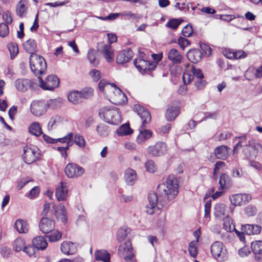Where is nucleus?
Returning a JSON list of instances; mask_svg holds the SVG:
<instances>
[{"label": "nucleus", "mask_w": 262, "mask_h": 262, "mask_svg": "<svg viewBox=\"0 0 262 262\" xmlns=\"http://www.w3.org/2000/svg\"><path fill=\"white\" fill-rule=\"evenodd\" d=\"M178 180L173 176H169L165 182L160 184L157 192L149 193L148 195L149 204L146 205V212L152 214L155 209L161 210L162 208L167 209L169 206V201L173 200L179 193Z\"/></svg>", "instance_id": "1"}, {"label": "nucleus", "mask_w": 262, "mask_h": 262, "mask_svg": "<svg viewBox=\"0 0 262 262\" xmlns=\"http://www.w3.org/2000/svg\"><path fill=\"white\" fill-rule=\"evenodd\" d=\"M134 110L142 120V124L139 129V134L137 137V142L139 144H142L152 137V131L146 129V125L151 121V117L150 113L140 104H135Z\"/></svg>", "instance_id": "2"}, {"label": "nucleus", "mask_w": 262, "mask_h": 262, "mask_svg": "<svg viewBox=\"0 0 262 262\" xmlns=\"http://www.w3.org/2000/svg\"><path fill=\"white\" fill-rule=\"evenodd\" d=\"M99 116L106 122L112 125H118L121 122V112L115 106H105L99 111Z\"/></svg>", "instance_id": "3"}, {"label": "nucleus", "mask_w": 262, "mask_h": 262, "mask_svg": "<svg viewBox=\"0 0 262 262\" xmlns=\"http://www.w3.org/2000/svg\"><path fill=\"white\" fill-rule=\"evenodd\" d=\"M29 63L32 72L35 76L39 77L47 71V63L45 58L37 54L30 55Z\"/></svg>", "instance_id": "4"}, {"label": "nucleus", "mask_w": 262, "mask_h": 262, "mask_svg": "<svg viewBox=\"0 0 262 262\" xmlns=\"http://www.w3.org/2000/svg\"><path fill=\"white\" fill-rule=\"evenodd\" d=\"M40 150L36 146H26L24 148L23 158L27 164H31L40 158Z\"/></svg>", "instance_id": "5"}, {"label": "nucleus", "mask_w": 262, "mask_h": 262, "mask_svg": "<svg viewBox=\"0 0 262 262\" xmlns=\"http://www.w3.org/2000/svg\"><path fill=\"white\" fill-rule=\"evenodd\" d=\"M118 254L122 257L126 262H136L134 258L133 248L130 241H127L121 244L118 248Z\"/></svg>", "instance_id": "6"}, {"label": "nucleus", "mask_w": 262, "mask_h": 262, "mask_svg": "<svg viewBox=\"0 0 262 262\" xmlns=\"http://www.w3.org/2000/svg\"><path fill=\"white\" fill-rule=\"evenodd\" d=\"M39 79V86L45 90L53 91L55 88L58 87L59 84V79L54 75L48 76L45 81L41 78L38 77Z\"/></svg>", "instance_id": "7"}, {"label": "nucleus", "mask_w": 262, "mask_h": 262, "mask_svg": "<svg viewBox=\"0 0 262 262\" xmlns=\"http://www.w3.org/2000/svg\"><path fill=\"white\" fill-rule=\"evenodd\" d=\"M167 151V145L163 142H158L153 146H149L147 149V153L152 157H159Z\"/></svg>", "instance_id": "8"}, {"label": "nucleus", "mask_w": 262, "mask_h": 262, "mask_svg": "<svg viewBox=\"0 0 262 262\" xmlns=\"http://www.w3.org/2000/svg\"><path fill=\"white\" fill-rule=\"evenodd\" d=\"M84 169L76 164L70 163L64 169L66 176L70 178H77L81 176L84 172Z\"/></svg>", "instance_id": "9"}, {"label": "nucleus", "mask_w": 262, "mask_h": 262, "mask_svg": "<svg viewBox=\"0 0 262 262\" xmlns=\"http://www.w3.org/2000/svg\"><path fill=\"white\" fill-rule=\"evenodd\" d=\"M223 244L221 242H215L211 246V252L213 257L219 260H224L226 251L223 250Z\"/></svg>", "instance_id": "10"}, {"label": "nucleus", "mask_w": 262, "mask_h": 262, "mask_svg": "<svg viewBox=\"0 0 262 262\" xmlns=\"http://www.w3.org/2000/svg\"><path fill=\"white\" fill-rule=\"evenodd\" d=\"M31 113L36 116H40L47 112L45 100L33 101L30 106Z\"/></svg>", "instance_id": "11"}, {"label": "nucleus", "mask_w": 262, "mask_h": 262, "mask_svg": "<svg viewBox=\"0 0 262 262\" xmlns=\"http://www.w3.org/2000/svg\"><path fill=\"white\" fill-rule=\"evenodd\" d=\"M114 86L119 96L122 98V102H125L127 101V98L125 94L118 88H117L115 84L113 83L112 85L111 83H108L105 79H102L100 80L98 84V89L100 91L102 92L103 94H105V90L108 89L110 87Z\"/></svg>", "instance_id": "12"}, {"label": "nucleus", "mask_w": 262, "mask_h": 262, "mask_svg": "<svg viewBox=\"0 0 262 262\" xmlns=\"http://www.w3.org/2000/svg\"><path fill=\"white\" fill-rule=\"evenodd\" d=\"M134 63L139 71L142 73L152 71L155 69V66L150 63L149 61L141 58L134 59Z\"/></svg>", "instance_id": "13"}, {"label": "nucleus", "mask_w": 262, "mask_h": 262, "mask_svg": "<svg viewBox=\"0 0 262 262\" xmlns=\"http://www.w3.org/2000/svg\"><path fill=\"white\" fill-rule=\"evenodd\" d=\"M55 221L48 217H42L39 225L40 230L45 234H48L55 227Z\"/></svg>", "instance_id": "14"}, {"label": "nucleus", "mask_w": 262, "mask_h": 262, "mask_svg": "<svg viewBox=\"0 0 262 262\" xmlns=\"http://www.w3.org/2000/svg\"><path fill=\"white\" fill-rule=\"evenodd\" d=\"M134 56V53L131 49L127 48L121 51L118 53L116 62L118 64H124L130 61Z\"/></svg>", "instance_id": "15"}, {"label": "nucleus", "mask_w": 262, "mask_h": 262, "mask_svg": "<svg viewBox=\"0 0 262 262\" xmlns=\"http://www.w3.org/2000/svg\"><path fill=\"white\" fill-rule=\"evenodd\" d=\"M53 208L55 211V214L57 220L65 224L68 221L67 212L64 206L60 204L59 205H54Z\"/></svg>", "instance_id": "16"}, {"label": "nucleus", "mask_w": 262, "mask_h": 262, "mask_svg": "<svg viewBox=\"0 0 262 262\" xmlns=\"http://www.w3.org/2000/svg\"><path fill=\"white\" fill-rule=\"evenodd\" d=\"M33 83V81L29 79L18 78L15 81L14 85L18 91L25 92L32 86Z\"/></svg>", "instance_id": "17"}, {"label": "nucleus", "mask_w": 262, "mask_h": 262, "mask_svg": "<svg viewBox=\"0 0 262 262\" xmlns=\"http://www.w3.org/2000/svg\"><path fill=\"white\" fill-rule=\"evenodd\" d=\"M68 189L67 183L61 182L60 185L57 187L55 195L58 201H63L68 197Z\"/></svg>", "instance_id": "18"}, {"label": "nucleus", "mask_w": 262, "mask_h": 262, "mask_svg": "<svg viewBox=\"0 0 262 262\" xmlns=\"http://www.w3.org/2000/svg\"><path fill=\"white\" fill-rule=\"evenodd\" d=\"M227 207L226 205L222 203L216 204L214 207L213 214L215 217L219 220L224 219L226 214Z\"/></svg>", "instance_id": "19"}, {"label": "nucleus", "mask_w": 262, "mask_h": 262, "mask_svg": "<svg viewBox=\"0 0 262 262\" xmlns=\"http://www.w3.org/2000/svg\"><path fill=\"white\" fill-rule=\"evenodd\" d=\"M219 183L220 189L222 190L229 189L232 187L233 184L231 177L226 173L221 174Z\"/></svg>", "instance_id": "20"}, {"label": "nucleus", "mask_w": 262, "mask_h": 262, "mask_svg": "<svg viewBox=\"0 0 262 262\" xmlns=\"http://www.w3.org/2000/svg\"><path fill=\"white\" fill-rule=\"evenodd\" d=\"M261 226L257 224H246L242 226V230L248 235L258 234L261 231Z\"/></svg>", "instance_id": "21"}, {"label": "nucleus", "mask_w": 262, "mask_h": 262, "mask_svg": "<svg viewBox=\"0 0 262 262\" xmlns=\"http://www.w3.org/2000/svg\"><path fill=\"white\" fill-rule=\"evenodd\" d=\"M28 3L26 0H20L16 6V15L23 18L25 17L28 12Z\"/></svg>", "instance_id": "22"}, {"label": "nucleus", "mask_w": 262, "mask_h": 262, "mask_svg": "<svg viewBox=\"0 0 262 262\" xmlns=\"http://www.w3.org/2000/svg\"><path fill=\"white\" fill-rule=\"evenodd\" d=\"M229 148L225 145L216 147L213 154L215 157L219 159L225 160L229 156Z\"/></svg>", "instance_id": "23"}, {"label": "nucleus", "mask_w": 262, "mask_h": 262, "mask_svg": "<svg viewBox=\"0 0 262 262\" xmlns=\"http://www.w3.org/2000/svg\"><path fill=\"white\" fill-rule=\"evenodd\" d=\"M202 53L200 50L193 49L190 50L187 53L189 60L193 63H198L201 60Z\"/></svg>", "instance_id": "24"}, {"label": "nucleus", "mask_w": 262, "mask_h": 262, "mask_svg": "<svg viewBox=\"0 0 262 262\" xmlns=\"http://www.w3.org/2000/svg\"><path fill=\"white\" fill-rule=\"evenodd\" d=\"M101 53L108 62L114 60V50L111 45H105L101 50Z\"/></svg>", "instance_id": "25"}, {"label": "nucleus", "mask_w": 262, "mask_h": 262, "mask_svg": "<svg viewBox=\"0 0 262 262\" xmlns=\"http://www.w3.org/2000/svg\"><path fill=\"white\" fill-rule=\"evenodd\" d=\"M251 248L255 256V260L259 261L262 255V241H255L251 243Z\"/></svg>", "instance_id": "26"}, {"label": "nucleus", "mask_w": 262, "mask_h": 262, "mask_svg": "<svg viewBox=\"0 0 262 262\" xmlns=\"http://www.w3.org/2000/svg\"><path fill=\"white\" fill-rule=\"evenodd\" d=\"M248 195L246 194H235L230 197V201L234 206H241L243 201H248Z\"/></svg>", "instance_id": "27"}, {"label": "nucleus", "mask_w": 262, "mask_h": 262, "mask_svg": "<svg viewBox=\"0 0 262 262\" xmlns=\"http://www.w3.org/2000/svg\"><path fill=\"white\" fill-rule=\"evenodd\" d=\"M32 244L37 250H43L48 246V243L42 236H38L34 238L32 240Z\"/></svg>", "instance_id": "28"}, {"label": "nucleus", "mask_w": 262, "mask_h": 262, "mask_svg": "<svg viewBox=\"0 0 262 262\" xmlns=\"http://www.w3.org/2000/svg\"><path fill=\"white\" fill-rule=\"evenodd\" d=\"M61 252L67 255H71L76 251L75 246L74 243L68 242H63L60 246Z\"/></svg>", "instance_id": "29"}, {"label": "nucleus", "mask_w": 262, "mask_h": 262, "mask_svg": "<svg viewBox=\"0 0 262 262\" xmlns=\"http://www.w3.org/2000/svg\"><path fill=\"white\" fill-rule=\"evenodd\" d=\"M24 47L26 52L32 54H36L35 52L37 51V43L36 41L33 39H29L24 43Z\"/></svg>", "instance_id": "30"}, {"label": "nucleus", "mask_w": 262, "mask_h": 262, "mask_svg": "<svg viewBox=\"0 0 262 262\" xmlns=\"http://www.w3.org/2000/svg\"><path fill=\"white\" fill-rule=\"evenodd\" d=\"M168 58L173 63H179L181 62L182 56L176 49H171L168 53Z\"/></svg>", "instance_id": "31"}, {"label": "nucleus", "mask_w": 262, "mask_h": 262, "mask_svg": "<svg viewBox=\"0 0 262 262\" xmlns=\"http://www.w3.org/2000/svg\"><path fill=\"white\" fill-rule=\"evenodd\" d=\"M136 171L132 169L128 168L125 172V181L127 185L132 186L136 181Z\"/></svg>", "instance_id": "32"}, {"label": "nucleus", "mask_w": 262, "mask_h": 262, "mask_svg": "<svg viewBox=\"0 0 262 262\" xmlns=\"http://www.w3.org/2000/svg\"><path fill=\"white\" fill-rule=\"evenodd\" d=\"M14 227L19 233H25L28 231V225L27 222L21 219L16 221Z\"/></svg>", "instance_id": "33"}, {"label": "nucleus", "mask_w": 262, "mask_h": 262, "mask_svg": "<svg viewBox=\"0 0 262 262\" xmlns=\"http://www.w3.org/2000/svg\"><path fill=\"white\" fill-rule=\"evenodd\" d=\"M179 108L177 106H171L169 107L166 112V118L167 120L171 121L174 120L179 115Z\"/></svg>", "instance_id": "34"}, {"label": "nucleus", "mask_w": 262, "mask_h": 262, "mask_svg": "<svg viewBox=\"0 0 262 262\" xmlns=\"http://www.w3.org/2000/svg\"><path fill=\"white\" fill-rule=\"evenodd\" d=\"M95 258L97 260H101L104 262H110V254L104 250H98L95 253Z\"/></svg>", "instance_id": "35"}, {"label": "nucleus", "mask_w": 262, "mask_h": 262, "mask_svg": "<svg viewBox=\"0 0 262 262\" xmlns=\"http://www.w3.org/2000/svg\"><path fill=\"white\" fill-rule=\"evenodd\" d=\"M133 130L130 127L129 123L122 124L116 130V133L118 136H124L131 134Z\"/></svg>", "instance_id": "36"}, {"label": "nucleus", "mask_w": 262, "mask_h": 262, "mask_svg": "<svg viewBox=\"0 0 262 262\" xmlns=\"http://www.w3.org/2000/svg\"><path fill=\"white\" fill-rule=\"evenodd\" d=\"M30 134L35 136H39L43 134L40 124L37 122L32 123L29 127Z\"/></svg>", "instance_id": "37"}, {"label": "nucleus", "mask_w": 262, "mask_h": 262, "mask_svg": "<svg viewBox=\"0 0 262 262\" xmlns=\"http://www.w3.org/2000/svg\"><path fill=\"white\" fill-rule=\"evenodd\" d=\"M68 98L69 101L74 104H77L82 102L80 95L78 91L70 92L68 95Z\"/></svg>", "instance_id": "38"}, {"label": "nucleus", "mask_w": 262, "mask_h": 262, "mask_svg": "<svg viewBox=\"0 0 262 262\" xmlns=\"http://www.w3.org/2000/svg\"><path fill=\"white\" fill-rule=\"evenodd\" d=\"M61 99L56 98L53 99H50L47 101H45V104H46V107L52 110L56 109L59 107L61 105Z\"/></svg>", "instance_id": "39"}, {"label": "nucleus", "mask_w": 262, "mask_h": 262, "mask_svg": "<svg viewBox=\"0 0 262 262\" xmlns=\"http://www.w3.org/2000/svg\"><path fill=\"white\" fill-rule=\"evenodd\" d=\"M130 228L127 227H123L120 228L117 233V239L119 242L124 241L127 235L130 233Z\"/></svg>", "instance_id": "40"}, {"label": "nucleus", "mask_w": 262, "mask_h": 262, "mask_svg": "<svg viewBox=\"0 0 262 262\" xmlns=\"http://www.w3.org/2000/svg\"><path fill=\"white\" fill-rule=\"evenodd\" d=\"M46 236L48 238L50 242H54L59 240L61 238L62 233L58 230H52V231L47 234Z\"/></svg>", "instance_id": "41"}, {"label": "nucleus", "mask_w": 262, "mask_h": 262, "mask_svg": "<svg viewBox=\"0 0 262 262\" xmlns=\"http://www.w3.org/2000/svg\"><path fill=\"white\" fill-rule=\"evenodd\" d=\"M25 241L22 238H17L13 242V249L16 251L19 252L21 250H23L24 247H25Z\"/></svg>", "instance_id": "42"}, {"label": "nucleus", "mask_w": 262, "mask_h": 262, "mask_svg": "<svg viewBox=\"0 0 262 262\" xmlns=\"http://www.w3.org/2000/svg\"><path fill=\"white\" fill-rule=\"evenodd\" d=\"M73 137L74 134L73 133H69L66 136L62 138L56 139V143L59 142L61 143H66V145L72 146L73 145Z\"/></svg>", "instance_id": "43"}, {"label": "nucleus", "mask_w": 262, "mask_h": 262, "mask_svg": "<svg viewBox=\"0 0 262 262\" xmlns=\"http://www.w3.org/2000/svg\"><path fill=\"white\" fill-rule=\"evenodd\" d=\"M96 130L98 134L102 137L107 136L110 133L108 126L103 123H100L98 125L96 128Z\"/></svg>", "instance_id": "44"}, {"label": "nucleus", "mask_w": 262, "mask_h": 262, "mask_svg": "<svg viewBox=\"0 0 262 262\" xmlns=\"http://www.w3.org/2000/svg\"><path fill=\"white\" fill-rule=\"evenodd\" d=\"M96 51L93 49H91L88 52L87 57L91 64L94 66H97L99 62L96 59Z\"/></svg>", "instance_id": "45"}, {"label": "nucleus", "mask_w": 262, "mask_h": 262, "mask_svg": "<svg viewBox=\"0 0 262 262\" xmlns=\"http://www.w3.org/2000/svg\"><path fill=\"white\" fill-rule=\"evenodd\" d=\"M73 143L80 147H84L85 146V141L84 137L78 134H76L74 136L73 138Z\"/></svg>", "instance_id": "46"}, {"label": "nucleus", "mask_w": 262, "mask_h": 262, "mask_svg": "<svg viewBox=\"0 0 262 262\" xmlns=\"http://www.w3.org/2000/svg\"><path fill=\"white\" fill-rule=\"evenodd\" d=\"M81 99H87L93 94V90L91 88H85L82 90L79 91Z\"/></svg>", "instance_id": "47"}, {"label": "nucleus", "mask_w": 262, "mask_h": 262, "mask_svg": "<svg viewBox=\"0 0 262 262\" xmlns=\"http://www.w3.org/2000/svg\"><path fill=\"white\" fill-rule=\"evenodd\" d=\"M196 242L191 241L189 244L188 251L189 254L192 257H196L198 253L197 248L196 247Z\"/></svg>", "instance_id": "48"}, {"label": "nucleus", "mask_w": 262, "mask_h": 262, "mask_svg": "<svg viewBox=\"0 0 262 262\" xmlns=\"http://www.w3.org/2000/svg\"><path fill=\"white\" fill-rule=\"evenodd\" d=\"M257 208L254 205H248L245 209V213L247 215V216L249 217L255 215L257 213Z\"/></svg>", "instance_id": "49"}, {"label": "nucleus", "mask_w": 262, "mask_h": 262, "mask_svg": "<svg viewBox=\"0 0 262 262\" xmlns=\"http://www.w3.org/2000/svg\"><path fill=\"white\" fill-rule=\"evenodd\" d=\"M182 20L178 18H172L170 19L166 24L168 28L176 29L181 24Z\"/></svg>", "instance_id": "50"}, {"label": "nucleus", "mask_w": 262, "mask_h": 262, "mask_svg": "<svg viewBox=\"0 0 262 262\" xmlns=\"http://www.w3.org/2000/svg\"><path fill=\"white\" fill-rule=\"evenodd\" d=\"M146 171L150 173H154L157 170V166L151 160H148L145 164Z\"/></svg>", "instance_id": "51"}, {"label": "nucleus", "mask_w": 262, "mask_h": 262, "mask_svg": "<svg viewBox=\"0 0 262 262\" xmlns=\"http://www.w3.org/2000/svg\"><path fill=\"white\" fill-rule=\"evenodd\" d=\"M222 220H223L224 221V229L228 232H231L232 230V219H231V217H229L228 215H227L226 216H225L224 219H222Z\"/></svg>", "instance_id": "52"}, {"label": "nucleus", "mask_w": 262, "mask_h": 262, "mask_svg": "<svg viewBox=\"0 0 262 262\" xmlns=\"http://www.w3.org/2000/svg\"><path fill=\"white\" fill-rule=\"evenodd\" d=\"M9 30L8 25L5 23L0 24V36L2 37H6L9 34Z\"/></svg>", "instance_id": "53"}, {"label": "nucleus", "mask_w": 262, "mask_h": 262, "mask_svg": "<svg viewBox=\"0 0 262 262\" xmlns=\"http://www.w3.org/2000/svg\"><path fill=\"white\" fill-rule=\"evenodd\" d=\"M243 152L247 159L255 157V153H253V151H251L249 146H248V144L244 146Z\"/></svg>", "instance_id": "54"}, {"label": "nucleus", "mask_w": 262, "mask_h": 262, "mask_svg": "<svg viewBox=\"0 0 262 262\" xmlns=\"http://www.w3.org/2000/svg\"><path fill=\"white\" fill-rule=\"evenodd\" d=\"M89 74L95 82L98 81L101 78V73L98 70L93 69Z\"/></svg>", "instance_id": "55"}, {"label": "nucleus", "mask_w": 262, "mask_h": 262, "mask_svg": "<svg viewBox=\"0 0 262 262\" xmlns=\"http://www.w3.org/2000/svg\"><path fill=\"white\" fill-rule=\"evenodd\" d=\"M178 42L182 50H184L185 47L190 45L191 43L190 40L183 37H180L178 39Z\"/></svg>", "instance_id": "56"}, {"label": "nucleus", "mask_w": 262, "mask_h": 262, "mask_svg": "<svg viewBox=\"0 0 262 262\" xmlns=\"http://www.w3.org/2000/svg\"><path fill=\"white\" fill-rule=\"evenodd\" d=\"M2 18L7 25L11 24L13 20L11 13L9 11L4 12L3 13Z\"/></svg>", "instance_id": "57"}, {"label": "nucleus", "mask_w": 262, "mask_h": 262, "mask_svg": "<svg viewBox=\"0 0 262 262\" xmlns=\"http://www.w3.org/2000/svg\"><path fill=\"white\" fill-rule=\"evenodd\" d=\"M36 248L33 245L26 246L23 249V251L29 256L31 257L35 254Z\"/></svg>", "instance_id": "58"}, {"label": "nucleus", "mask_w": 262, "mask_h": 262, "mask_svg": "<svg viewBox=\"0 0 262 262\" xmlns=\"http://www.w3.org/2000/svg\"><path fill=\"white\" fill-rule=\"evenodd\" d=\"M192 28L191 25H187L182 30V34L185 37H189L191 36L192 33Z\"/></svg>", "instance_id": "59"}, {"label": "nucleus", "mask_w": 262, "mask_h": 262, "mask_svg": "<svg viewBox=\"0 0 262 262\" xmlns=\"http://www.w3.org/2000/svg\"><path fill=\"white\" fill-rule=\"evenodd\" d=\"M39 192V187L37 186H35L33 187L30 191L26 195L28 198L32 199L35 198Z\"/></svg>", "instance_id": "60"}, {"label": "nucleus", "mask_w": 262, "mask_h": 262, "mask_svg": "<svg viewBox=\"0 0 262 262\" xmlns=\"http://www.w3.org/2000/svg\"><path fill=\"white\" fill-rule=\"evenodd\" d=\"M199 45L200 48L205 54L210 55L211 54V49L208 45L200 41Z\"/></svg>", "instance_id": "61"}, {"label": "nucleus", "mask_w": 262, "mask_h": 262, "mask_svg": "<svg viewBox=\"0 0 262 262\" xmlns=\"http://www.w3.org/2000/svg\"><path fill=\"white\" fill-rule=\"evenodd\" d=\"M211 202L210 200L205 202L204 205L205 217H209L210 214Z\"/></svg>", "instance_id": "62"}, {"label": "nucleus", "mask_w": 262, "mask_h": 262, "mask_svg": "<svg viewBox=\"0 0 262 262\" xmlns=\"http://www.w3.org/2000/svg\"><path fill=\"white\" fill-rule=\"evenodd\" d=\"M206 83V81L203 78H201L195 80L194 85L198 89L202 90L205 86Z\"/></svg>", "instance_id": "63"}, {"label": "nucleus", "mask_w": 262, "mask_h": 262, "mask_svg": "<svg viewBox=\"0 0 262 262\" xmlns=\"http://www.w3.org/2000/svg\"><path fill=\"white\" fill-rule=\"evenodd\" d=\"M70 146V145H66L64 147H58L57 150L60 153L62 157L66 158L68 156L67 150L69 149Z\"/></svg>", "instance_id": "64"}]
</instances>
